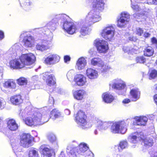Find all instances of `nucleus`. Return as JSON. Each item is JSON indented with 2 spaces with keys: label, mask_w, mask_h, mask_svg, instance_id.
Wrapping results in <instances>:
<instances>
[{
  "label": "nucleus",
  "mask_w": 157,
  "mask_h": 157,
  "mask_svg": "<svg viewBox=\"0 0 157 157\" xmlns=\"http://www.w3.org/2000/svg\"><path fill=\"white\" fill-rule=\"evenodd\" d=\"M22 64L24 65H30L33 64L35 61L36 57L32 53L22 55L20 57Z\"/></svg>",
  "instance_id": "9"
},
{
  "label": "nucleus",
  "mask_w": 157,
  "mask_h": 157,
  "mask_svg": "<svg viewBox=\"0 0 157 157\" xmlns=\"http://www.w3.org/2000/svg\"><path fill=\"white\" fill-rule=\"evenodd\" d=\"M75 121L79 127L83 129L91 128L92 124L87 122L86 116L85 113L82 110L79 111L75 116Z\"/></svg>",
  "instance_id": "3"
},
{
  "label": "nucleus",
  "mask_w": 157,
  "mask_h": 157,
  "mask_svg": "<svg viewBox=\"0 0 157 157\" xmlns=\"http://www.w3.org/2000/svg\"><path fill=\"white\" fill-rule=\"evenodd\" d=\"M9 64L10 67L13 69H20L23 67V64H22L20 57L11 60Z\"/></svg>",
  "instance_id": "19"
},
{
  "label": "nucleus",
  "mask_w": 157,
  "mask_h": 157,
  "mask_svg": "<svg viewBox=\"0 0 157 157\" xmlns=\"http://www.w3.org/2000/svg\"><path fill=\"white\" fill-rule=\"evenodd\" d=\"M86 93V91L84 90L80 89L73 91V95L74 98L75 99L81 101L83 99L84 96Z\"/></svg>",
  "instance_id": "25"
},
{
  "label": "nucleus",
  "mask_w": 157,
  "mask_h": 157,
  "mask_svg": "<svg viewBox=\"0 0 157 157\" xmlns=\"http://www.w3.org/2000/svg\"><path fill=\"white\" fill-rule=\"evenodd\" d=\"M25 124L29 126H32L33 125H36V122L33 119V117H28L25 120Z\"/></svg>",
  "instance_id": "38"
},
{
  "label": "nucleus",
  "mask_w": 157,
  "mask_h": 157,
  "mask_svg": "<svg viewBox=\"0 0 157 157\" xmlns=\"http://www.w3.org/2000/svg\"><path fill=\"white\" fill-rule=\"evenodd\" d=\"M10 101L14 105H18L21 103L23 100L20 95L12 96L10 98Z\"/></svg>",
  "instance_id": "29"
},
{
  "label": "nucleus",
  "mask_w": 157,
  "mask_h": 157,
  "mask_svg": "<svg viewBox=\"0 0 157 157\" xmlns=\"http://www.w3.org/2000/svg\"><path fill=\"white\" fill-rule=\"evenodd\" d=\"M33 137L30 134L24 133L21 135V145L24 147H28L31 145Z\"/></svg>",
  "instance_id": "10"
},
{
  "label": "nucleus",
  "mask_w": 157,
  "mask_h": 157,
  "mask_svg": "<svg viewBox=\"0 0 157 157\" xmlns=\"http://www.w3.org/2000/svg\"><path fill=\"white\" fill-rule=\"evenodd\" d=\"M86 75L87 77L91 80L95 79L98 77V71L91 68H88L86 70Z\"/></svg>",
  "instance_id": "21"
},
{
  "label": "nucleus",
  "mask_w": 157,
  "mask_h": 157,
  "mask_svg": "<svg viewBox=\"0 0 157 157\" xmlns=\"http://www.w3.org/2000/svg\"><path fill=\"white\" fill-rule=\"evenodd\" d=\"M128 146V142L126 140H122L121 141L118 146V149L120 151L124 149L127 148Z\"/></svg>",
  "instance_id": "36"
},
{
  "label": "nucleus",
  "mask_w": 157,
  "mask_h": 157,
  "mask_svg": "<svg viewBox=\"0 0 157 157\" xmlns=\"http://www.w3.org/2000/svg\"><path fill=\"white\" fill-rule=\"evenodd\" d=\"M65 16L66 15L64 14H59L57 15L55 17L47 24V27L48 29L52 31L55 30L56 28L58 20H63L64 19Z\"/></svg>",
  "instance_id": "17"
},
{
  "label": "nucleus",
  "mask_w": 157,
  "mask_h": 157,
  "mask_svg": "<svg viewBox=\"0 0 157 157\" xmlns=\"http://www.w3.org/2000/svg\"><path fill=\"white\" fill-rule=\"evenodd\" d=\"M110 87L112 88L123 91L121 94H124L126 91V85L125 82L120 79H115L111 81L109 84Z\"/></svg>",
  "instance_id": "6"
},
{
  "label": "nucleus",
  "mask_w": 157,
  "mask_h": 157,
  "mask_svg": "<svg viewBox=\"0 0 157 157\" xmlns=\"http://www.w3.org/2000/svg\"><path fill=\"white\" fill-rule=\"evenodd\" d=\"M63 28L68 34H73L77 29L75 24L72 22L65 21L63 24Z\"/></svg>",
  "instance_id": "15"
},
{
  "label": "nucleus",
  "mask_w": 157,
  "mask_h": 157,
  "mask_svg": "<svg viewBox=\"0 0 157 157\" xmlns=\"http://www.w3.org/2000/svg\"><path fill=\"white\" fill-rule=\"evenodd\" d=\"M32 117L36 122V125L42 124L49 120L46 112H35L33 113Z\"/></svg>",
  "instance_id": "5"
},
{
  "label": "nucleus",
  "mask_w": 157,
  "mask_h": 157,
  "mask_svg": "<svg viewBox=\"0 0 157 157\" xmlns=\"http://www.w3.org/2000/svg\"><path fill=\"white\" fill-rule=\"evenodd\" d=\"M115 32L114 27L112 25L108 26L104 28L101 35L105 39L110 40L113 37Z\"/></svg>",
  "instance_id": "11"
},
{
  "label": "nucleus",
  "mask_w": 157,
  "mask_h": 157,
  "mask_svg": "<svg viewBox=\"0 0 157 157\" xmlns=\"http://www.w3.org/2000/svg\"><path fill=\"white\" fill-rule=\"evenodd\" d=\"M146 3L148 4L157 5V0H148Z\"/></svg>",
  "instance_id": "52"
},
{
  "label": "nucleus",
  "mask_w": 157,
  "mask_h": 157,
  "mask_svg": "<svg viewBox=\"0 0 157 157\" xmlns=\"http://www.w3.org/2000/svg\"><path fill=\"white\" fill-rule=\"evenodd\" d=\"M5 104L6 102L4 100L3 98H0V109H3Z\"/></svg>",
  "instance_id": "50"
},
{
  "label": "nucleus",
  "mask_w": 157,
  "mask_h": 157,
  "mask_svg": "<svg viewBox=\"0 0 157 157\" xmlns=\"http://www.w3.org/2000/svg\"><path fill=\"white\" fill-rule=\"evenodd\" d=\"M75 74V72L73 70L69 71L67 74V77L69 81L72 80L73 77Z\"/></svg>",
  "instance_id": "46"
},
{
  "label": "nucleus",
  "mask_w": 157,
  "mask_h": 157,
  "mask_svg": "<svg viewBox=\"0 0 157 157\" xmlns=\"http://www.w3.org/2000/svg\"><path fill=\"white\" fill-rule=\"evenodd\" d=\"M135 119V121L133 122L134 124L139 126L145 125L148 120L147 117L144 116L137 117Z\"/></svg>",
  "instance_id": "22"
},
{
  "label": "nucleus",
  "mask_w": 157,
  "mask_h": 157,
  "mask_svg": "<svg viewBox=\"0 0 157 157\" xmlns=\"http://www.w3.org/2000/svg\"><path fill=\"white\" fill-rule=\"evenodd\" d=\"M3 86L5 88L14 89L16 87V84L13 80L10 79L5 82Z\"/></svg>",
  "instance_id": "31"
},
{
  "label": "nucleus",
  "mask_w": 157,
  "mask_h": 157,
  "mask_svg": "<svg viewBox=\"0 0 157 157\" xmlns=\"http://www.w3.org/2000/svg\"><path fill=\"white\" fill-rule=\"evenodd\" d=\"M67 151L69 154L70 155H71L72 157H77L78 155L77 147L70 148V147H68Z\"/></svg>",
  "instance_id": "34"
},
{
  "label": "nucleus",
  "mask_w": 157,
  "mask_h": 157,
  "mask_svg": "<svg viewBox=\"0 0 157 157\" xmlns=\"http://www.w3.org/2000/svg\"><path fill=\"white\" fill-rule=\"evenodd\" d=\"M87 64V61L83 57L79 58L77 61L76 68L78 70H81L84 69Z\"/></svg>",
  "instance_id": "23"
},
{
  "label": "nucleus",
  "mask_w": 157,
  "mask_h": 157,
  "mask_svg": "<svg viewBox=\"0 0 157 157\" xmlns=\"http://www.w3.org/2000/svg\"><path fill=\"white\" fill-rule=\"evenodd\" d=\"M40 151L42 152L43 157H52V151L45 145H41Z\"/></svg>",
  "instance_id": "20"
},
{
  "label": "nucleus",
  "mask_w": 157,
  "mask_h": 157,
  "mask_svg": "<svg viewBox=\"0 0 157 157\" xmlns=\"http://www.w3.org/2000/svg\"><path fill=\"white\" fill-rule=\"evenodd\" d=\"M130 94L132 101H136L139 99L140 92L139 89L135 88L131 90Z\"/></svg>",
  "instance_id": "26"
},
{
  "label": "nucleus",
  "mask_w": 157,
  "mask_h": 157,
  "mask_svg": "<svg viewBox=\"0 0 157 157\" xmlns=\"http://www.w3.org/2000/svg\"><path fill=\"white\" fill-rule=\"evenodd\" d=\"M94 43L99 53H105L109 49L108 43L104 40L97 39Z\"/></svg>",
  "instance_id": "7"
},
{
  "label": "nucleus",
  "mask_w": 157,
  "mask_h": 157,
  "mask_svg": "<svg viewBox=\"0 0 157 157\" xmlns=\"http://www.w3.org/2000/svg\"><path fill=\"white\" fill-rule=\"evenodd\" d=\"M17 82L20 85H24L27 84V80L24 77H21L17 79Z\"/></svg>",
  "instance_id": "45"
},
{
  "label": "nucleus",
  "mask_w": 157,
  "mask_h": 157,
  "mask_svg": "<svg viewBox=\"0 0 157 157\" xmlns=\"http://www.w3.org/2000/svg\"><path fill=\"white\" fill-rule=\"evenodd\" d=\"M50 37L48 40H42L41 42L37 44L36 46V49L38 50L43 52L48 49L52 44L51 40L53 38L52 34H50Z\"/></svg>",
  "instance_id": "8"
},
{
  "label": "nucleus",
  "mask_w": 157,
  "mask_h": 157,
  "mask_svg": "<svg viewBox=\"0 0 157 157\" xmlns=\"http://www.w3.org/2000/svg\"><path fill=\"white\" fill-rule=\"evenodd\" d=\"M64 112L67 115H69L70 114V111L67 109L65 110Z\"/></svg>",
  "instance_id": "60"
},
{
  "label": "nucleus",
  "mask_w": 157,
  "mask_h": 157,
  "mask_svg": "<svg viewBox=\"0 0 157 157\" xmlns=\"http://www.w3.org/2000/svg\"><path fill=\"white\" fill-rule=\"evenodd\" d=\"M130 102V100L129 99H128V98H126V99H124L123 101L122 102L123 103H124V104H127V103H128Z\"/></svg>",
  "instance_id": "56"
},
{
  "label": "nucleus",
  "mask_w": 157,
  "mask_h": 157,
  "mask_svg": "<svg viewBox=\"0 0 157 157\" xmlns=\"http://www.w3.org/2000/svg\"><path fill=\"white\" fill-rule=\"evenodd\" d=\"M48 140L51 143L56 142V138L55 135L53 133H50L48 136Z\"/></svg>",
  "instance_id": "43"
},
{
  "label": "nucleus",
  "mask_w": 157,
  "mask_h": 157,
  "mask_svg": "<svg viewBox=\"0 0 157 157\" xmlns=\"http://www.w3.org/2000/svg\"><path fill=\"white\" fill-rule=\"evenodd\" d=\"M20 45L19 44H16L12 46L9 50V53L10 55H12L13 57L16 56V52L20 49Z\"/></svg>",
  "instance_id": "33"
},
{
  "label": "nucleus",
  "mask_w": 157,
  "mask_h": 157,
  "mask_svg": "<svg viewBox=\"0 0 157 157\" xmlns=\"http://www.w3.org/2000/svg\"><path fill=\"white\" fill-rule=\"evenodd\" d=\"M78 154L84 155L87 151L88 147L85 143H82L77 147Z\"/></svg>",
  "instance_id": "30"
},
{
  "label": "nucleus",
  "mask_w": 157,
  "mask_h": 157,
  "mask_svg": "<svg viewBox=\"0 0 157 157\" xmlns=\"http://www.w3.org/2000/svg\"><path fill=\"white\" fill-rule=\"evenodd\" d=\"M32 5V2L29 1H27L26 2H25L23 4V6H22L24 8H29V6Z\"/></svg>",
  "instance_id": "49"
},
{
  "label": "nucleus",
  "mask_w": 157,
  "mask_h": 157,
  "mask_svg": "<svg viewBox=\"0 0 157 157\" xmlns=\"http://www.w3.org/2000/svg\"><path fill=\"white\" fill-rule=\"evenodd\" d=\"M136 61L137 63L144 64L146 62V59L143 56H138L136 58Z\"/></svg>",
  "instance_id": "44"
},
{
  "label": "nucleus",
  "mask_w": 157,
  "mask_h": 157,
  "mask_svg": "<svg viewBox=\"0 0 157 157\" xmlns=\"http://www.w3.org/2000/svg\"><path fill=\"white\" fill-rule=\"evenodd\" d=\"M20 38L23 37V45L26 48H31L34 45V38L33 37L30 35H27L26 33L21 34L20 36Z\"/></svg>",
  "instance_id": "14"
},
{
  "label": "nucleus",
  "mask_w": 157,
  "mask_h": 157,
  "mask_svg": "<svg viewBox=\"0 0 157 157\" xmlns=\"http://www.w3.org/2000/svg\"><path fill=\"white\" fill-rule=\"evenodd\" d=\"M53 65L58 62L60 60V57L56 54H50Z\"/></svg>",
  "instance_id": "37"
},
{
  "label": "nucleus",
  "mask_w": 157,
  "mask_h": 157,
  "mask_svg": "<svg viewBox=\"0 0 157 157\" xmlns=\"http://www.w3.org/2000/svg\"><path fill=\"white\" fill-rule=\"evenodd\" d=\"M45 29V28H41L40 29H36V30H37V31H38L40 32V33H41V32L42 33H44Z\"/></svg>",
  "instance_id": "57"
},
{
  "label": "nucleus",
  "mask_w": 157,
  "mask_h": 157,
  "mask_svg": "<svg viewBox=\"0 0 157 157\" xmlns=\"http://www.w3.org/2000/svg\"><path fill=\"white\" fill-rule=\"evenodd\" d=\"M144 55L147 56H151L154 53L153 48L151 46H148L144 50Z\"/></svg>",
  "instance_id": "35"
},
{
  "label": "nucleus",
  "mask_w": 157,
  "mask_h": 157,
  "mask_svg": "<svg viewBox=\"0 0 157 157\" xmlns=\"http://www.w3.org/2000/svg\"><path fill=\"white\" fill-rule=\"evenodd\" d=\"M62 117L61 113L56 109H53L50 112V118L53 120Z\"/></svg>",
  "instance_id": "32"
},
{
  "label": "nucleus",
  "mask_w": 157,
  "mask_h": 157,
  "mask_svg": "<svg viewBox=\"0 0 157 157\" xmlns=\"http://www.w3.org/2000/svg\"><path fill=\"white\" fill-rule=\"evenodd\" d=\"M7 127L10 130L15 131L18 127V124L16 123L15 121L13 119H10L7 123Z\"/></svg>",
  "instance_id": "28"
},
{
  "label": "nucleus",
  "mask_w": 157,
  "mask_h": 157,
  "mask_svg": "<svg viewBox=\"0 0 157 157\" xmlns=\"http://www.w3.org/2000/svg\"><path fill=\"white\" fill-rule=\"evenodd\" d=\"M71 59V58L69 56H64V62L66 63H67L69 62Z\"/></svg>",
  "instance_id": "53"
},
{
  "label": "nucleus",
  "mask_w": 157,
  "mask_h": 157,
  "mask_svg": "<svg viewBox=\"0 0 157 157\" xmlns=\"http://www.w3.org/2000/svg\"><path fill=\"white\" fill-rule=\"evenodd\" d=\"M151 41L153 44H157V40L155 38H152L151 39Z\"/></svg>",
  "instance_id": "59"
},
{
  "label": "nucleus",
  "mask_w": 157,
  "mask_h": 157,
  "mask_svg": "<svg viewBox=\"0 0 157 157\" xmlns=\"http://www.w3.org/2000/svg\"><path fill=\"white\" fill-rule=\"evenodd\" d=\"M74 81L75 84L79 86H82L86 85L87 82L86 78L82 74H77L75 76Z\"/></svg>",
  "instance_id": "18"
},
{
  "label": "nucleus",
  "mask_w": 157,
  "mask_h": 157,
  "mask_svg": "<svg viewBox=\"0 0 157 157\" xmlns=\"http://www.w3.org/2000/svg\"><path fill=\"white\" fill-rule=\"evenodd\" d=\"M91 64L94 66H97L101 67V70L102 72H105L108 69V66L105 65L104 62L99 58H94L91 60Z\"/></svg>",
  "instance_id": "16"
},
{
  "label": "nucleus",
  "mask_w": 157,
  "mask_h": 157,
  "mask_svg": "<svg viewBox=\"0 0 157 157\" xmlns=\"http://www.w3.org/2000/svg\"><path fill=\"white\" fill-rule=\"evenodd\" d=\"M135 32L137 35L141 36L143 33L144 31L142 29L140 28H136Z\"/></svg>",
  "instance_id": "48"
},
{
  "label": "nucleus",
  "mask_w": 157,
  "mask_h": 157,
  "mask_svg": "<svg viewBox=\"0 0 157 157\" xmlns=\"http://www.w3.org/2000/svg\"><path fill=\"white\" fill-rule=\"evenodd\" d=\"M85 157H94V154L91 151L88 150L86 152L84 155Z\"/></svg>",
  "instance_id": "51"
},
{
  "label": "nucleus",
  "mask_w": 157,
  "mask_h": 157,
  "mask_svg": "<svg viewBox=\"0 0 157 157\" xmlns=\"http://www.w3.org/2000/svg\"><path fill=\"white\" fill-rule=\"evenodd\" d=\"M150 34L148 33H145L144 34V37L145 38H147L150 36Z\"/></svg>",
  "instance_id": "61"
},
{
  "label": "nucleus",
  "mask_w": 157,
  "mask_h": 157,
  "mask_svg": "<svg viewBox=\"0 0 157 157\" xmlns=\"http://www.w3.org/2000/svg\"><path fill=\"white\" fill-rule=\"evenodd\" d=\"M157 76V71L155 70H152L150 74V79H153Z\"/></svg>",
  "instance_id": "47"
},
{
  "label": "nucleus",
  "mask_w": 157,
  "mask_h": 157,
  "mask_svg": "<svg viewBox=\"0 0 157 157\" xmlns=\"http://www.w3.org/2000/svg\"><path fill=\"white\" fill-rule=\"evenodd\" d=\"M154 88L157 90V84L155 85L154 86Z\"/></svg>",
  "instance_id": "64"
},
{
  "label": "nucleus",
  "mask_w": 157,
  "mask_h": 157,
  "mask_svg": "<svg viewBox=\"0 0 157 157\" xmlns=\"http://www.w3.org/2000/svg\"><path fill=\"white\" fill-rule=\"evenodd\" d=\"M29 156V157H39L38 151L33 149H31L30 150Z\"/></svg>",
  "instance_id": "41"
},
{
  "label": "nucleus",
  "mask_w": 157,
  "mask_h": 157,
  "mask_svg": "<svg viewBox=\"0 0 157 157\" xmlns=\"http://www.w3.org/2000/svg\"><path fill=\"white\" fill-rule=\"evenodd\" d=\"M130 19V15L127 12L122 13L119 18H117V25L122 28L127 25Z\"/></svg>",
  "instance_id": "12"
},
{
  "label": "nucleus",
  "mask_w": 157,
  "mask_h": 157,
  "mask_svg": "<svg viewBox=\"0 0 157 157\" xmlns=\"http://www.w3.org/2000/svg\"><path fill=\"white\" fill-rule=\"evenodd\" d=\"M49 101L52 104H53L54 102V100L53 98L52 97H49Z\"/></svg>",
  "instance_id": "62"
},
{
  "label": "nucleus",
  "mask_w": 157,
  "mask_h": 157,
  "mask_svg": "<svg viewBox=\"0 0 157 157\" xmlns=\"http://www.w3.org/2000/svg\"><path fill=\"white\" fill-rule=\"evenodd\" d=\"M123 51L125 52H127L128 54L136 53L137 51L136 50L133 48H130L127 47H124L123 48Z\"/></svg>",
  "instance_id": "39"
},
{
  "label": "nucleus",
  "mask_w": 157,
  "mask_h": 157,
  "mask_svg": "<svg viewBox=\"0 0 157 157\" xmlns=\"http://www.w3.org/2000/svg\"><path fill=\"white\" fill-rule=\"evenodd\" d=\"M4 37V35L3 32L0 30V40L3 39Z\"/></svg>",
  "instance_id": "55"
},
{
  "label": "nucleus",
  "mask_w": 157,
  "mask_h": 157,
  "mask_svg": "<svg viewBox=\"0 0 157 157\" xmlns=\"http://www.w3.org/2000/svg\"><path fill=\"white\" fill-rule=\"evenodd\" d=\"M102 97L103 101L107 103H111L114 99L113 96L108 92L104 93L102 95Z\"/></svg>",
  "instance_id": "27"
},
{
  "label": "nucleus",
  "mask_w": 157,
  "mask_h": 157,
  "mask_svg": "<svg viewBox=\"0 0 157 157\" xmlns=\"http://www.w3.org/2000/svg\"><path fill=\"white\" fill-rule=\"evenodd\" d=\"M151 157H157V152L154 153L153 155H152Z\"/></svg>",
  "instance_id": "63"
},
{
  "label": "nucleus",
  "mask_w": 157,
  "mask_h": 157,
  "mask_svg": "<svg viewBox=\"0 0 157 157\" xmlns=\"http://www.w3.org/2000/svg\"><path fill=\"white\" fill-rule=\"evenodd\" d=\"M128 124L126 121H120L113 123L111 126L110 131L113 133L125 134L127 130Z\"/></svg>",
  "instance_id": "4"
},
{
  "label": "nucleus",
  "mask_w": 157,
  "mask_h": 157,
  "mask_svg": "<svg viewBox=\"0 0 157 157\" xmlns=\"http://www.w3.org/2000/svg\"><path fill=\"white\" fill-rule=\"evenodd\" d=\"M47 79L46 82L48 85L49 86L54 85L56 83V79L54 75L52 74L48 75L46 74L43 76V79Z\"/></svg>",
  "instance_id": "24"
},
{
  "label": "nucleus",
  "mask_w": 157,
  "mask_h": 157,
  "mask_svg": "<svg viewBox=\"0 0 157 157\" xmlns=\"http://www.w3.org/2000/svg\"><path fill=\"white\" fill-rule=\"evenodd\" d=\"M29 107H26V108L22 111V113L20 112L19 115L21 116L22 117H25L26 115H30L32 113L30 111L31 108L28 110Z\"/></svg>",
  "instance_id": "40"
},
{
  "label": "nucleus",
  "mask_w": 157,
  "mask_h": 157,
  "mask_svg": "<svg viewBox=\"0 0 157 157\" xmlns=\"http://www.w3.org/2000/svg\"><path fill=\"white\" fill-rule=\"evenodd\" d=\"M129 40L132 41H136L137 40V39L136 37H129Z\"/></svg>",
  "instance_id": "58"
},
{
  "label": "nucleus",
  "mask_w": 157,
  "mask_h": 157,
  "mask_svg": "<svg viewBox=\"0 0 157 157\" xmlns=\"http://www.w3.org/2000/svg\"><path fill=\"white\" fill-rule=\"evenodd\" d=\"M131 7L135 11L140 13L133 14L134 17L137 19H140L141 21H145L148 16V13L150 11L149 9H146L144 3H139L135 4L134 2H138V0H131Z\"/></svg>",
  "instance_id": "1"
},
{
  "label": "nucleus",
  "mask_w": 157,
  "mask_h": 157,
  "mask_svg": "<svg viewBox=\"0 0 157 157\" xmlns=\"http://www.w3.org/2000/svg\"><path fill=\"white\" fill-rule=\"evenodd\" d=\"M38 79L39 78L38 76L37 75L34 76L32 78V80L34 82L38 81Z\"/></svg>",
  "instance_id": "54"
},
{
  "label": "nucleus",
  "mask_w": 157,
  "mask_h": 157,
  "mask_svg": "<svg viewBox=\"0 0 157 157\" xmlns=\"http://www.w3.org/2000/svg\"><path fill=\"white\" fill-rule=\"evenodd\" d=\"M44 63L48 65H53V63L50 54L46 58H44Z\"/></svg>",
  "instance_id": "42"
},
{
  "label": "nucleus",
  "mask_w": 157,
  "mask_h": 157,
  "mask_svg": "<svg viewBox=\"0 0 157 157\" xmlns=\"http://www.w3.org/2000/svg\"><path fill=\"white\" fill-rule=\"evenodd\" d=\"M94 122L98 128L101 131L107 130L112 124L111 121H102L96 117L95 118Z\"/></svg>",
  "instance_id": "13"
},
{
  "label": "nucleus",
  "mask_w": 157,
  "mask_h": 157,
  "mask_svg": "<svg viewBox=\"0 0 157 157\" xmlns=\"http://www.w3.org/2000/svg\"><path fill=\"white\" fill-rule=\"evenodd\" d=\"M129 141L132 143L135 144L139 140L143 141L144 145L147 147L151 146L153 144L152 136H150L144 139L143 133L142 132H136L130 135L128 137Z\"/></svg>",
  "instance_id": "2"
}]
</instances>
